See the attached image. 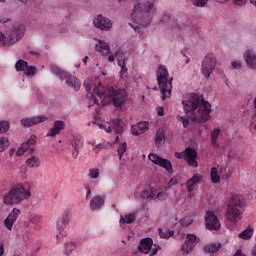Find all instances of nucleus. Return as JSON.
<instances>
[{"instance_id": "nucleus-1", "label": "nucleus", "mask_w": 256, "mask_h": 256, "mask_svg": "<svg viewBox=\"0 0 256 256\" xmlns=\"http://www.w3.org/2000/svg\"><path fill=\"white\" fill-rule=\"evenodd\" d=\"M186 116H177L184 129L189 127V120L196 123H205L211 119V104L201 97H185L182 100Z\"/></svg>"}, {"instance_id": "nucleus-2", "label": "nucleus", "mask_w": 256, "mask_h": 256, "mask_svg": "<svg viewBox=\"0 0 256 256\" xmlns=\"http://www.w3.org/2000/svg\"><path fill=\"white\" fill-rule=\"evenodd\" d=\"M154 15L155 6L151 2H146L145 4L138 3L135 5L131 17L137 25H141V27H149Z\"/></svg>"}, {"instance_id": "nucleus-3", "label": "nucleus", "mask_w": 256, "mask_h": 256, "mask_svg": "<svg viewBox=\"0 0 256 256\" xmlns=\"http://www.w3.org/2000/svg\"><path fill=\"white\" fill-rule=\"evenodd\" d=\"M31 197V185L16 184L3 197L4 205H19V203Z\"/></svg>"}, {"instance_id": "nucleus-4", "label": "nucleus", "mask_w": 256, "mask_h": 256, "mask_svg": "<svg viewBox=\"0 0 256 256\" xmlns=\"http://www.w3.org/2000/svg\"><path fill=\"white\" fill-rule=\"evenodd\" d=\"M243 211H245V203L243 202V199L239 196H234L228 203L226 217L231 223H237L241 215H243Z\"/></svg>"}, {"instance_id": "nucleus-5", "label": "nucleus", "mask_w": 256, "mask_h": 256, "mask_svg": "<svg viewBox=\"0 0 256 256\" xmlns=\"http://www.w3.org/2000/svg\"><path fill=\"white\" fill-rule=\"evenodd\" d=\"M157 81L160 87V91L162 93V97H167V95H171V91L173 89V78L169 79V71L164 65H160L157 70Z\"/></svg>"}, {"instance_id": "nucleus-6", "label": "nucleus", "mask_w": 256, "mask_h": 256, "mask_svg": "<svg viewBox=\"0 0 256 256\" xmlns=\"http://www.w3.org/2000/svg\"><path fill=\"white\" fill-rule=\"evenodd\" d=\"M50 69L54 75H57V77L61 79V81L65 80L68 87H72L75 91L81 89V81H79L77 77L69 75V73L61 70L57 65H52Z\"/></svg>"}, {"instance_id": "nucleus-7", "label": "nucleus", "mask_w": 256, "mask_h": 256, "mask_svg": "<svg viewBox=\"0 0 256 256\" xmlns=\"http://www.w3.org/2000/svg\"><path fill=\"white\" fill-rule=\"evenodd\" d=\"M84 87L87 93H92V97H101L105 95V87L101 83L100 77L88 78L84 81Z\"/></svg>"}, {"instance_id": "nucleus-8", "label": "nucleus", "mask_w": 256, "mask_h": 256, "mask_svg": "<svg viewBox=\"0 0 256 256\" xmlns=\"http://www.w3.org/2000/svg\"><path fill=\"white\" fill-rule=\"evenodd\" d=\"M23 35H25V25L18 24L14 26L12 34L1 33L0 41H3V45H14L16 41L21 40Z\"/></svg>"}, {"instance_id": "nucleus-9", "label": "nucleus", "mask_w": 256, "mask_h": 256, "mask_svg": "<svg viewBox=\"0 0 256 256\" xmlns=\"http://www.w3.org/2000/svg\"><path fill=\"white\" fill-rule=\"evenodd\" d=\"M217 66V60L213 54H207L202 62L201 73L206 78L209 79L215 71V67Z\"/></svg>"}, {"instance_id": "nucleus-10", "label": "nucleus", "mask_w": 256, "mask_h": 256, "mask_svg": "<svg viewBox=\"0 0 256 256\" xmlns=\"http://www.w3.org/2000/svg\"><path fill=\"white\" fill-rule=\"evenodd\" d=\"M204 219L208 231H219L221 229V222L217 215H215V212L206 211Z\"/></svg>"}, {"instance_id": "nucleus-11", "label": "nucleus", "mask_w": 256, "mask_h": 256, "mask_svg": "<svg viewBox=\"0 0 256 256\" xmlns=\"http://www.w3.org/2000/svg\"><path fill=\"white\" fill-rule=\"evenodd\" d=\"M201 239L195 234H187L186 240L182 245V255H189L193 249L200 243Z\"/></svg>"}, {"instance_id": "nucleus-12", "label": "nucleus", "mask_w": 256, "mask_h": 256, "mask_svg": "<svg viewBox=\"0 0 256 256\" xmlns=\"http://www.w3.org/2000/svg\"><path fill=\"white\" fill-rule=\"evenodd\" d=\"M149 160L154 163V165H158V167H162L166 169L168 173H173V164L168 159H165L157 154H149Z\"/></svg>"}, {"instance_id": "nucleus-13", "label": "nucleus", "mask_w": 256, "mask_h": 256, "mask_svg": "<svg viewBox=\"0 0 256 256\" xmlns=\"http://www.w3.org/2000/svg\"><path fill=\"white\" fill-rule=\"evenodd\" d=\"M49 117L46 115L33 116L28 118H22L20 120V124L22 127H35V125H41V123H45L48 121Z\"/></svg>"}, {"instance_id": "nucleus-14", "label": "nucleus", "mask_w": 256, "mask_h": 256, "mask_svg": "<svg viewBox=\"0 0 256 256\" xmlns=\"http://www.w3.org/2000/svg\"><path fill=\"white\" fill-rule=\"evenodd\" d=\"M21 215V210L19 208H14L9 213V215L4 220V226L8 231H13V225H15V221Z\"/></svg>"}, {"instance_id": "nucleus-15", "label": "nucleus", "mask_w": 256, "mask_h": 256, "mask_svg": "<svg viewBox=\"0 0 256 256\" xmlns=\"http://www.w3.org/2000/svg\"><path fill=\"white\" fill-rule=\"evenodd\" d=\"M184 159L190 167H199V163H197V150L191 147L186 148L184 151Z\"/></svg>"}, {"instance_id": "nucleus-16", "label": "nucleus", "mask_w": 256, "mask_h": 256, "mask_svg": "<svg viewBox=\"0 0 256 256\" xmlns=\"http://www.w3.org/2000/svg\"><path fill=\"white\" fill-rule=\"evenodd\" d=\"M94 25L97 29H101V31H109L112 27L111 20L102 15H98L97 18L94 19Z\"/></svg>"}, {"instance_id": "nucleus-17", "label": "nucleus", "mask_w": 256, "mask_h": 256, "mask_svg": "<svg viewBox=\"0 0 256 256\" xmlns=\"http://www.w3.org/2000/svg\"><path fill=\"white\" fill-rule=\"evenodd\" d=\"M115 57L117 58L118 65L121 67L122 73H127V66H125V58L123 57V51L118 50L115 55H110L108 57V61H115Z\"/></svg>"}, {"instance_id": "nucleus-18", "label": "nucleus", "mask_w": 256, "mask_h": 256, "mask_svg": "<svg viewBox=\"0 0 256 256\" xmlns=\"http://www.w3.org/2000/svg\"><path fill=\"white\" fill-rule=\"evenodd\" d=\"M63 129H65V121L56 120L54 126L47 132L46 137H55V135H59Z\"/></svg>"}, {"instance_id": "nucleus-19", "label": "nucleus", "mask_w": 256, "mask_h": 256, "mask_svg": "<svg viewBox=\"0 0 256 256\" xmlns=\"http://www.w3.org/2000/svg\"><path fill=\"white\" fill-rule=\"evenodd\" d=\"M151 247H153V239L143 238L139 243L138 250L140 251V253H144L145 255H147L148 253H150Z\"/></svg>"}, {"instance_id": "nucleus-20", "label": "nucleus", "mask_w": 256, "mask_h": 256, "mask_svg": "<svg viewBox=\"0 0 256 256\" xmlns=\"http://www.w3.org/2000/svg\"><path fill=\"white\" fill-rule=\"evenodd\" d=\"M244 59L246 61V65L250 67V69H256V54L253 50H247L244 53Z\"/></svg>"}, {"instance_id": "nucleus-21", "label": "nucleus", "mask_w": 256, "mask_h": 256, "mask_svg": "<svg viewBox=\"0 0 256 256\" xmlns=\"http://www.w3.org/2000/svg\"><path fill=\"white\" fill-rule=\"evenodd\" d=\"M105 205V197L103 196H94L90 200V209L91 211H97V209H101Z\"/></svg>"}, {"instance_id": "nucleus-22", "label": "nucleus", "mask_w": 256, "mask_h": 256, "mask_svg": "<svg viewBox=\"0 0 256 256\" xmlns=\"http://www.w3.org/2000/svg\"><path fill=\"white\" fill-rule=\"evenodd\" d=\"M107 91L108 95H104V97H127V91L125 89L109 87Z\"/></svg>"}, {"instance_id": "nucleus-23", "label": "nucleus", "mask_w": 256, "mask_h": 256, "mask_svg": "<svg viewBox=\"0 0 256 256\" xmlns=\"http://www.w3.org/2000/svg\"><path fill=\"white\" fill-rule=\"evenodd\" d=\"M72 147L74 149L72 157L73 159H77V157H79V150L83 147V140H81L79 136H75L72 140Z\"/></svg>"}, {"instance_id": "nucleus-24", "label": "nucleus", "mask_w": 256, "mask_h": 256, "mask_svg": "<svg viewBox=\"0 0 256 256\" xmlns=\"http://www.w3.org/2000/svg\"><path fill=\"white\" fill-rule=\"evenodd\" d=\"M203 181V176L201 174H194L193 177L187 180L186 189L188 191H193V187L197 185V183H201Z\"/></svg>"}, {"instance_id": "nucleus-25", "label": "nucleus", "mask_w": 256, "mask_h": 256, "mask_svg": "<svg viewBox=\"0 0 256 256\" xmlns=\"http://www.w3.org/2000/svg\"><path fill=\"white\" fill-rule=\"evenodd\" d=\"M110 123L112 125V129H114L115 133L118 135L123 134V119L121 118H114L110 120Z\"/></svg>"}, {"instance_id": "nucleus-26", "label": "nucleus", "mask_w": 256, "mask_h": 256, "mask_svg": "<svg viewBox=\"0 0 256 256\" xmlns=\"http://www.w3.org/2000/svg\"><path fill=\"white\" fill-rule=\"evenodd\" d=\"M69 224V215L64 214L62 215L56 224L57 231H65V227Z\"/></svg>"}, {"instance_id": "nucleus-27", "label": "nucleus", "mask_w": 256, "mask_h": 256, "mask_svg": "<svg viewBox=\"0 0 256 256\" xmlns=\"http://www.w3.org/2000/svg\"><path fill=\"white\" fill-rule=\"evenodd\" d=\"M96 51L102 53V55H109V53H111V48L109 47V44H107V42L99 41L96 44Z\"/></svg>"}, {"instance_id": "nucleus-28", "label": "nucleus", "mask_w": 256, "mask_h": 256, "mask_svg": "<svg viewBox=\"0 0 256 256\" xmlns=\"http://www.w3.org/2000/svg\"><path fill=\"white\" fill-rule=\"evenodd\" d=\"M125 103H127V98L125 97H112V104L117 111H123Z\"/></svg>"}, {"instance_id": "nucleus-29", "label": "nucleus", "mask_w": 256, "mask_h": 256, "mask_svg": "<svg viewBox=\"0 0 256 256\" xmlns=\"http://www.w3.org/2000/svg\"><path fill=\"white\" fill-rule=\"evenodd\" d=\"M136 219H137V213L126 214L124 217L123 216L120 217V225L123 226L125 225V223L127 224L135 223Z\"/></svg>"}, {"instance_id": "nucleus-30", "label": "nucleus", "mask_w": 256, "mask_h": 256, "mask_svg": "<svg viewBox=\"0 0 256 256\" xmlns=\"http://www.w3.org/2000/svg\"><path fill=\"white\" fill-rule=\"evenodd\" d=\"M26 165L31 169H37L38 167H41V159L37 156H31L26 160Z\"/></svg>"}, {"instance_id": "nucleus-31", "label": "nucleus", "mask_w": 256, "mask_h": 256, "mask_svg": "<svg viewBox=\"0 0 256 256\" xmlns=\"http://www.w3.org/2000/svg\"><path fill=\"white\" fill-rule=\"evenodd\" d=\"M219 135H221V128H216L211 131V145L213 147H219V144H217V139H219Z\"/></svg>"}, {"instance_id": "nucleus-32", "label": "nucleus", "mask_w": 256, "mask_h": 256, "mask_svg": "<svg viewBox=\"0 0 256 256\" xmlns=\"http://www.w3.org/2000/svg\"><path fill=\"white\" fill-rule=\"evenodd\" d=\"M222 244L219 243H213L211 245H206L204 247V251L205 253H217V251H219V249H221Z\"/></svg>"}, {"instance_id": "nucleus-33", "label": "nucleus", "mask_w": 256, "mask_h": 256, "mask_svg": "<svg viewBox=\"0 0 256 256\" xmlns=\"http://www.w3.org/2000/svg\"><path fill=\"white\" fill-rule=\"evenodd\" d=\"M155 143L158 147H161L165 143V132L163 130H158L155 136Z\"/></svg>"}, {"instance_id": "nucleus-34", "label": "nucleus", "mask_w": 256, "mask_h": 256, "mask_svg": "<svg viewBox=\"0 0 256 256\" xmlns=\"http://www.w3.org/2000/svg\"><path fill=\"white\" fill-rule=\"evenodd\" d=\"M11 142L7 137H0V155L4 153L6 149H9Z\"/></svg>"}, {"instance_id": "nucleus-35", "label": "nucleus", "mask_w": 256, "mask_h": 256, "mask_svg": "<svg viewBox=\"0 0 256 256\" xmlns=\"http://www.w3.org/2000/svg\"><path fill=\"white\" fill-rule=\"evenodd\" d=\"M210 177L212 183H219V181H221V176H219V172L216 167L211 168Z\"/></svg>"}, {"instance_id": "nucleus-36", "label": "nucleus", "mask_w": 256, "mask_h": 256, "mask_svg": "<svg viewBox=\"0 0 256 256\" xmlns=\"http://www.w3.org/2000/svg\"><path fill=\"white\" fill-rule=\"evenodd\" d=\"M159 237L160 239H169L170 237H173L175 235V232L173 230H166V232H163V229H158Z\"/></svg>"}, {"instance_id": "nucleus-37", "label": "nucleus", "mask_w": 256, "mask_h": 256, "mask_svg": "<svg viewBox=\"0 0 256 256\" xmlns=\"http://www.w3.org/2000/svg\"><path fill=\"white\" fill-rule=\"evenodd\" d=\"M27 65H29V63L25 62L23 59H19L15 64V69L18 72L25 71V69H27Z\"/></svg>"}, {"instance_id": "nucleus-38", "label": "nucleus", "mask_w": 256, "mask_h": 256, "mask_svg": "<svg viewBox=\"0 0 256 256\" xmlns=\"http://www.w3.org/2000/svg\"><path fill=\"white\" fill-rule=\"evenodd\" d=\"M127 152V142H123L120 144V146L117 149V153L119 156V160L123 159V155Z\"/></svg>"}, {"instance_id": "nucleus-39", "label": "nucleus", "mask_w": 256, "mask_h": 256, "mask_svg": "<svg viewBox=\"0 0 256 256\" xmlns=\"http://www.w3.org/2000/svg\"><path fill=\"white\" fill-rule=\"evenodd\" d=\"M11 124L7 120L0 121V135L7 133V130L10 129Z\"/></svg>"}, {"instance_id": "nucleus-40", "label": "nucleus", "mask_w": 256, "mask_h": 256, "mask_svg": "<svg viewBox=\"0 0 256 256\" xmlns=\"http://www.w3.org/2000/svg\"><path fill=\"white\" fill-rule=\"evenodd\" d=\"M240 239H251V237H253V230L252 229H246L244 231H242L239 234Z\"/></svg>"}, {"instance_id": "nucleus-41", "label": "nucleus", "mask_w": 256, "mask_h": 256, "mask_svg": "<svg viewBox=\"0 0 256 256\" xmlns=\"http://www.w3.org/2000/svg\"><path fill=\"white\" fill-rule=\"evenodd\" d=\"M140 131V133H145V131L149 130V122L148 121H143L139 122L138 125H136Z\"/></svg>"}, {"instance_id": "nucleus-42", "label": "nucleus", "mask_w": 256, "mask_h": 256, "mask_svg": "<svg viewBox=\"0 0 256 256\" xmlns=\"http://www.w3.org/2000/svg\"><path fill=\"white\" fill-rule=\"evenodd\" d=\"M24 73L28 77H33V75H35V73H37V68L35 66H29V64H28Z\"/></svg>"}, {"instance_id": "nucleus-43", "label": "nucleus", "mask_w": 256, "mask_h": 256, "mask_svg": "<svg viewBox=\"0 0 256 256\" xmlns=\"http://www.w3.org/2000/svg\"><path fill=\"white\" fill-rule=\"evenodd\" d=\"M75 249V242H67L65 244V255H71Z\"/></svg>"}, {"instance_id": "nucleus-44", "label": "nucleus", "mask_w": 256, "mask_h": 256, "mask_svg": "<svg viewBox=\"0 0 256 256\" xmlns=\"http://www.w3.org/2000/svg\"><path fill=\"white\" fill-rule=\"evenodd\" d=\"M35 143H37V136L32 135L26 142L23 143V145H26V149L29 150V147H31V145H35Z\"/></svg>"}, {"instance_id": "nucleus-45", "label": "nucleus", "mask_w": 256, "mask_h": 256, "mask_svg": "<svg viewBox=\"0 0 256 256\" xmlns=\"http://www.w3.org/2000/svg\"><path fill=\"white\" fill-rule=\"evenodd\" d=\"M151 199H159L160 201H165V199H167V193L157 192V195H152Z\"/></svg>"}, {"instance_id": "nucleus-46", "label": "nucleus", "mask_w": 256, "mask_h": 256, "mask_svg": "<svg viewBox=\"0 0 256 256\" xmlns=\"http://www.w3.org/2000/svg\"><path fill=\"white\" fill-rule=\"evenodd\" d=\"M93 105L99 106V100L95 97H88V109H91Z\"/></svg>"}, {"instance_id": "nucleus-47", "label": "nucleus", "mask_w": 256, "mask_h": 256, "mask_svg": "<svg viewBox=\"0 0 256 256\" xmlns=\"http://www.w3.org/2000/svg\"><path fill=\"white\" fill-rule=\"evenodd\" d=\"M67 237V232L66 231H59V233L56 235L57 243H61L63 239Z\"/></svg>"}, {"instance_id": "nucleus-48", "label": "nucleus", "mask_w": 256, "mask_h": 256, "mask_svg": "<svg viewBox=\"0 0 256 256\" xmlns=\"http://www.w3.org/2000/svg\"><path fill=\"white\" fill-rule=\"evenodd\" d=\"M26 151H29L27 148V144H22L20 148H18L16 155L18 157H21V155H23Z\"/></svg>"}, {"instance_id": "nucleus-49", "label": "nucleus", "mask_w": 256, "mask_h": 256, "mask_svg": "<svg viewBox=\"0 0 256 256\" xmlns=\"http://www.w3.org/2000/svg\"><path fill=\"white\" fill-rule=\"evenodd\" d=\"M209 0H193L192 3L196 7H205L207 5Z\"/></svg>"}, {"instance_id": "nucleus-50", "label": "nucleus", "mask_w": 256, "mask_h": 256, "mask_svg": "<svg viewBox=\"0 0 256 256\" xmlns=\"http://www.w3.org/2000/svg\"><path fill=\"white\" fill-rule=\"evenodd\" d=\"M99 173V168H93L90 169L89 176L91 177V179H97V177H99Z\"/></svg>"}, {"instance_id": "nucleus-51", "label": "nucleus", "mask_w": 256, "mask_h": 256, "mask_svg": "<svg viewBox=\"0 0 256 256\" xmlns=\"http://www.w3.org/2000/svg\"><path fill=\"white\" fill-rule=\"evenodd\" d=\"M101 99V105L103 107L109 105L110 103H112V99L113 97H103V98H100Z\"/></svg>"}, {"instance_id": "nucleus-52", "label": "nucleus", "mask_w": 256, "mask_h": 256, "mask_svg": "<svg viewBox=\"0 0 256 256\" xmlns=\"http://www.w3.org/2000/svg\"><path fill=\"white\" fill-rule=\"evenodd\" d=\"M161 250V246L155 244L153 248L150 249L149 256H155L157 255V251Z\"/></svg>"}, {"instance_id": "nucleus-53", "label": "nucleus", "mask_w": 256, "mask_h": 256, "mask_svg": "<svg viewBox=\"0 0 256 256\" xmlns=\"http://www.w3.org/2000/svg\"><path fill=\"white\" fill-rule=\"evenodd\" d=\"M131 131H132V135H135L136 137H138V135H141V132L137 127V125H132Z\"/></svg>"}, {"instance_id": "nucleus-54", "label": "nucleus", "mask_w": 256, "mask_h": 256, "mask_svg": "<svg viewBox=\"0 0 256 256\" xmlns=\"http://www.w3.org/2000/svg\"><path fill=\"white\" fill-rule=\"evenodd\" d=\"M234 5H238L239 7H243L247 3V0H232Z\"/></svg>"}, {"instance_id": "nucleus-55", "label": "nucleus", "mask_w": 256, "mask_h": 256, "mask_svg": "<svg viewBox=\"0 0 256 256\" xmlns=\"http://www.w3.org/2000/svg\"><path fill=\"white\" fill-rule=\"evenodd\" d=\"M232 67L233 69H241V61H233Z\"/></svg>"}, {"instance_id": "nucleus-56", "label": "nucleus", "mask_w": 256, "mask_h": 256, "mask_svg": "<svg viewBox=\"0 0 256 256\" xmlns=\"http://www.w3.org/2000/svg\"><path fill=\"white\" fill-rule=\"evenodd\" d=\"M157 115L158 117H163V115H165V110L163 109V106L158 107Z\"/></svg>"}, {"instance_id": "nucleus-57", "label": "nucleus", "mask_w": 256, "mask_h": 256, "mask_svg": "<svg viewBox=\"0 0 256 256\" xmlns=\"http://www.w3.org/2000/svg\"><path fill=\"white\" fill-rule=\"evenodd\" d=\"M235 157H237V153L233 150H230L228 152V159H235Z\"/></svg>"}, {"instance_id": "nucleus-58", "label": "nucleus", "mask_w": 256, "mask_h": 256, "mask_svg": "<svg viewBox=\"0 0 256 256\" xmlns=\"http://www.w3.org/2000/svg\"><path fill=\"white\" fill-rule=\"evenodd\" d=\"M153 195H151V193H149V191H144L142 193V199H149L151 198Z\"/></svg>"}, {"instance_id": "nucleus-59", "label": "nucleus", "mask_w": 256, "mask_h": 256, "mask_svg": "<svg viewBox=\"0 0 256 256\" xmlns=\"http://www.w3.org/2000/svg\"><path fill=\"white\" fill-rule=\"evenodd\" d=\"M101 149H105V145L104 144H97L94 151L96 153H99V151H101Z\"/></svg>"}, {"instance_id": "nucleus-60", "label": "nucleus", "mask_w": 256, "mask_h": 256, "mask_svg": "<svg viewBox=\"0 0 256 256\" xmlns=\"http://www.w3.org/2000/svg\"><path fill=\"white\" fill-rule=\"evenodd\" d=\"M5 255V244L3 242L0 243V256Z\"/></svg>"}, {"instance_id": "nucleus-61", "label": "nucleus", "mask_w": 256, "mask_h": 256, "mask_svg": "<svg viewBox=\"0 0 256 256\" xmlns=\"http://www.w3.org/2000/svg\"><path fill=\"white\" fill-rule=\"evenodd\" d=\"M234 256H247V255H245V253H243V251H241V249H238V250L235 252Z\"/></svg>"}, {"instance_id": "nucleus-62", "label": "nucleus", "mask_w": 256, "mask_h": 256, "mask_svg": "<svg viewBox=\"0 0 256 256\" xmlns=\"http://www.w3.org/2000/svg\"><path fill=\"white\" fill-rule=\"evenodd\" d=\"M131 27H133L134 31L141 33V26H135L133 24H130Z\"/></svg>"}, {"instance_id": "nucleus-63", "label": "nucleus", "mask_w": 256, "mask_h": 256, "mask_svg": "<svg viewBox=\"0 0 256 256\" xmlns=\"http://www.w3.org/2000/svg\"><path fill=\"white\" fill-rule=\"evenodd\" d=\"M8 21H11L9 18H1L0 23H8Z\"/></svg>"}, {"instance_id": "nucleus-64", "label": "nucleus", "mask_w": 256, "mask_h": 256, "mask_svg": "<svg viewBox=\"0 0 256 256\" xmlns=\"http://www.w3.org/2000/svg\"><path fill=\"white\" fill-rule=\"evenodd\" d=\"M15 148H11L10 150H9V156L10 157H12V155H14L15 154Z\"/></svg>"}]
</instances>
